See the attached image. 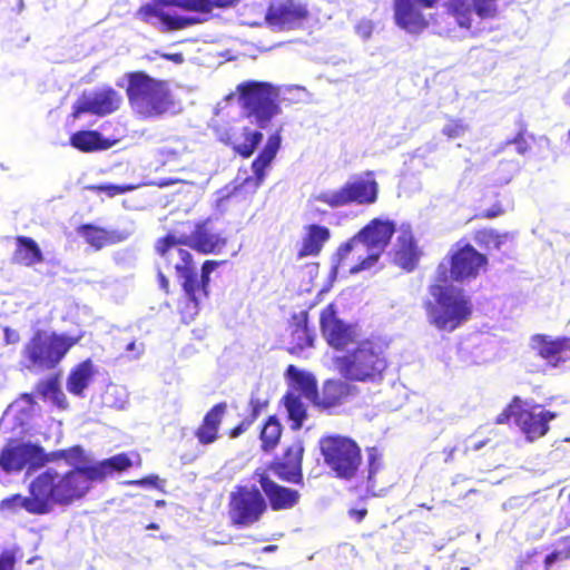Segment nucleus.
Here are the masks:
<instances>
[{
  "label": "nucleus",
  "instance_id": "obj_1",
  "mask_svg": "<svg viewBox=\"0 0 570 570\" xmlns=\"http://www.w3.org/2000/svg\"><path fill=\"white\" fill-rule=\"evenodd\" d=\"M127 453H118L94 464L77 466L63 473L49 468L35 476L28 485L29 495L12 494L1 501V508L11 512L21 509L33 515L48 514L55 505L67 507L81 500L94 482H102L115 472L131 468Z\"/></svg>",
  "mask_w": 570,
  "mask_h": 570
},
{
  "label": "nucleus",
  "instance_id": "obj_2",
  "mask_svg": "<svg viewBox=\"0 0 570 570\" xmlns=\"http://www.w3.org/2000/svg\"><path fill=\"white\" fill-rule=\"evenodd\" d=\"M226 245V238L210 232L207 222L197 223L189 235L177 237L167 234L157 240L156 252L168 263L171 262V250L176 249L178 262L174 264V268L186 298L185 307L180 311L184 320L194 318L197 315L202 298H207L209 295L210 275L223 262L205 261L198 276L191 254L180 246H187L199 254L208 255L220 253Z\"/></svg>",
  "mask_w": 570,
  "mask_h": 570
},
{
  "label": "nucleus",
  "instance_id": "obj_3",
  "mask_svg": "<svg viewBox=\"0 0 570 570\" xmlns=\"http://www.w3.org/2000/svg\"><path fill=\"white\" fill-rule=\"evenodd\" d=\"M396 232V224L390 219L373 218L336 250V266L345 267L350 255L354 264L351 273H358L374 266L385 252Z\"/></svg>",
  "mask_w": 570,
  "mask_h": 570
},
{
  "label": "nucleus",
  "instance_id": "obj_4",
  "mask_svg": "<svg viewBox=\"0 0 570 570\" xmlns=\"http://www.w3.org/2000/svg\"><path fill=\"white\" fill-rule=\"evenodd\" d=\"M335 371L348 382L376 383L389 367L387 346L377 338L358 341L354 348L333 358Z\"/></svg>",
  "mask_w": 570,
  "mask_h": 570
},
{
  "label": "nucleus",
  "instance_id": "obj_5",
  "mask_svg": "<svg viewBox=\"0 0 570 570\" xmlns=\"http://www.w3.org/2000/svg\"><path fill=\"white\" fill-rule=\"evenodd\" d=\"M429 293L433 299L424 301L423 307L428 322L439 331L453 332L471 318L473 306L462 288L435 281Z\"/></svg>",
  "mask_w": 570,
  "mask_h": 570
},
{
  "label": "nucleus",
  "instance_id": "obj_6",
  "mask_svg": "<svg viewBox=\"0 0 570 570\" xmlns=\"http://www.w3.org/2000/svg\"><path fill=\"white\" fill-rule=\"evenodd\" d=\"M127 81L129 105L144 117H159L173 108L174 99L167 81L155 79L144 71L129 72Z\"/></svg>",
  "mask_w": 570,
  "mask_h": 570
},
{
  "label": "nucleus",
  "instance_id": "obj_7",
  "mask_svg": "<svg viewBox=\"0 0 570 570\" xmlns=\"http://www.w3.org/2000/svg\"><path fill=\"white\" fill-rule=\"evenodd\" d=\"M286 375L297 385L302 395L320 411L333 413L337 407L345 404L353 394V386L348 381L338 379L325 380L321 390H318L315 376L299 371L293 364L287 366Z\"/></svg>",
  "mask_w": 570,
  "mask_h": 570
},
{
  "label": "nucleus",
  "instance_id": "obj_8",
  "mask_svg": "<svg viewBox=\"0 0 570 570\" xmlns=\"http://www.w3.org/2000/svg\"><path fill=\"white\" fill-rule=\"evenodd\" d=\"M238 104L246 118H253L255 125L265 129L272 119L282 112L279 90L265 81L247 80L237 85Z\"/></svg>",
  "mask_w": 570,
  "mask_h": 570
},
{
  "label": "nucleus",
  "instance_id": "obj_9",
  "mask_svg": "<svg viewBox=\"0 0 570 570\" xmlns=\"http://www.w3.org/2000/svg\"><path fill=\"white\" fill-rule=\"evenodd\" d=\"M80 338L81 336L38 330L24 345L22 355L30 367L41 371L53 370Z\"/></svg>",
  "mask_w": 570,
  "mask_h": 570
},
{
  "label": "nucleus",
  "instance_id": "obj_10",
  "mask_svg": "<svg viewBox=\"0 0 570 570\" xmlns=\"http://www.w3.org/2000/svg\"><path fill=\"white\" fill-rule=\"evenodd\" d=\"M320 452L325 465L338 479L352 480L363 463L361 446L345 435L328 434L318 441Z\"/></svg>",
  "mask_w": 570,
  "mask_h": 570
},
{
  "label": "nucleus",
  "instance_id": "obj_11",
  "mask_svg": "<svg viewBox=\"0 0 570 570\" xmlns=\"http://www.w3.org/2000/svg\"><path fill=\"white\" fill-rule=\"evenodd\" d=\"M448 257L449 268L444 264L438 266L435 281L439 283L448 284L450 279L459 283L475 279L489 264L488 256L469 243H456Z\"/></svg>",
  "mask_w": 570,
  "mask_h": 570
},
{
  "label": "nucleus",
  "instance_id": "obj_12",
  "mask_svg": "<svg viewBox=\"0 0 570 570\" xmlns=\"http://www.w3.org/2000/svg\"><path fill=\"white\" fill-rule=\"evenodd\" d=\"M267 512V502L261 488L236 485L228 495L227 514L233 527L250 528L261 522Z\"/></svg>",
  "mask_w": 570,
  "mask_h": 570
},
{
  "label": "nucleus",
  "instance_id": "obj_13",
  "mask_svg": "<svg viewBox=\"0 0 570 570\" xmlns=\"http://www.w3.org/2000/svg\"><path fill=\"white\" fill-rule=\"evenodd\" d=\"M198 0H153V3L141 4L135 16L140 21L156 26L154 19L159 21L157 28L161 32H173L184 30L202 22L196 17H185L178 14H169L160 9V7H177L185 11L194 12L197 9Z\"/></svg>",
  "mask_w": 570,
  "mask_h": 570
},
{
  "label": "nucleus",
  "instance_id": "obj_14",
  "mask_svg": "<svg viewBox=\"0 0 570 570\" xmlns=\"http://www.w3.org/2000/svg\"><path fill=\"white\" fill-rule=\"evenodd\" d=\"M379 197V184L374 178L354 177L335 190H325L313 197L330 208L345 207L351 204L372 205Z\"/></svg>",
  "mask_w": 570,
  "mask_h": 570
},
{
  "label": "nucleus",
  "instance_id": "obj_15",
  "mask_svg": "<svg viewBox=\"0 0 570 570\" xmlns=\"http://www.w3.org/2000/svg\"><path fill=\"white\" fill-rule=\"evenodd\" d=\"M320 330L327 345L335 351H345L357 343V326L340 318L334 303L327 304L321 311Z\"/></svg>",
  "mask_w": 570,
  "mask_h": 570
},
{
  "label": "nucleus",
  "instance_id": "obj_16",
  "mask_svg": "<svg viewBox=\"0 0 570 570\" xmlns=\"http://www.w3.org/2000/svg\"><path fill=\"white\" fill-rule=\"evenodd\" d=\"M305 446L301 439H295L288 444L281 456L274 458L265 466L256 470H267L271 475L273 473L278 480L292 484H303V459Z\"/></svg>",
  "mask_w": 570,
  "mask_h": 570
},
{
  "label": "nucleus",
  "instance_id": "obj_17",
  "mask_svg": "<svg viewBox=\"0 0 570 570\" xmlns=\"http://www.w3.org/2000/svg\"><path fill=\"white\" fill-rule=\"evenodd\" d=\"M253 479L258 482L267 508L269 507L275 512L292 510L301 501L298 490L278 484L271 478L267 470H254Z\"/></svg>",
  "mask_w": 570,
  "mask_h": 570
},
{
  "label": "nucleus",
  "instance_id": "obj_18",
  "mask_svg": "<svg viewBox=\"0 0 570 570\" xmlns=\"http://www.w3.org/2000/svg\"><path fill=\"white\" fill-rule=\"evenodd\" d=\"M309 17L306 4L296 0H274L269 3L265 20L281 30L299 28Z\"/></svg>",
  "mask_w": 570,
  "mask_h": 570
},
{
  "label": "nucleus",
  "instance_id": "obj_19",
  "mask_svg": "<svg viewBox=\"0 0 570 570\" xmlns=\"http://www.w3.org/2000/svg\"><path fill=\"white\" fill-rule=\"evenodd\" d=\"M439 0H394V21L401 29L411 33H420L429 22L422 9L433 8Z\"/></svg>",
  "mask_w": 570,
  "mask_h": 570
},
{
  "label": "nucleus",
  "instance_id": "obj_20",
  "mask_svg": "<svg viewBox=\"0 0 570 570\" xmlns=\"http://www.w3.org/2000/svg\"><path fill=\"white\" fill-rule=\"evenodd\" d=\"M558 416L556 412L544 410L541 405L518 409L517 425L530 442L543 438L550 430L549 423Z\"/></svg>",
  "mask_w": 570,
  "mask_h": 570
},
{
  "label": "nucleus",
  "instance_id": "obj_21",
  "mask_svg": "<svg viewBox=\"0 0 570 570\" xmlns=\"http://www.w3.org/2000/svg\"><path fill=\"white\" fill-rule=\"evenodd\" d=\"M121 105L120 95L111 87L94 91L90 96H82L72 106V117L78 118L82 114L106 116L115 112Z\"/></svg>",
  "mask_w": 570,
  "mask_h": 570
},
{
  "label": "nucleus",
  "instance_id": "obj_22",
  "mask_svg": "<svg viewBox=\"0 0 570 570\" xmlns=\"http://www.w3.org/2000/svg\"><path fill=\"white\" fill-rule=\"evenodd\" d=\"M530 345L535 355L552 367H559L570 361V337L568 336L534 334L531 336Z\"/></svg>",
  "mask_w": 570,
  "mask_h": 570
},
{
  "label": "nucleus",
  "instance_id": "obj_23",
  "mask_svg": "<svg viewBox=\"0 0 570 570\" xmlns=\"http://www.w3.org/2000/svg\"><path fill=\"white\" fill-rule=\"evenodd\" d=\"M288 345L287 353L293 356H301L305 350L313 348L316 334L309 326L308 311H301L291 315L287 325Z\"/></svg>",
  "mask_w": 570,
  "mask_h": 570
},
{
  "label": "nucleus",
  "instance_id": "obj_24",
  "mask_svg": "<svg viewBox=\"0 0 570 570\" xmlns=\"http://www.w3.org/2000/svg\"><path fill=\"white\" fill-rule=\"evenodd\" d=\"M42 448L37 444L21 443L6 448L0 454V466L6 472L21 471L27 465L41 468Z\"/></svg>",
  "mask_w": 570,
  "mask_h": 570
},
{
  "label": "nucleus",
  "instance_id": "obj_25",
  "mask_svg": "<svg viewBox=\"0 0 570 570\" xmlns=\"http://www.w3.org/2000/svg\"><path fill=\"white\" fill-rule=\"evenodd\" d=\"M422 250L412 233L403 232L399 235L393 249V262L403 271L413 272L420 262Z\"/></svg>",
  "mask_w": 570,
  "mask_h": 570
},
{
  "label": "nucleus",
  "instance_id": "obj_26",
  "mask_svg": "<svg viewBox=\"0 0 570 570\" xmlns=\"http://www.w3.org/2000/svg\"><path fill=\"white\" fill-rule=\"evenodd\" d=\"M281 130H276L268 136L266 144L252 161L250 168L253 171V177L250 179L254 181L256 187L264 183L266 178V170L271 167L272 163L276 158L277 153L281 149Z\"/></svg>",
  "mask_w": 570,
  "mask_h": 570
},
{
  "label": "nucleus",
  "instance_id": "obj_27",
  "mask_svg": "<svg viewBox=\"0 0 570 570\" xmlns=\"http://www.w3.org/2000/svg\"><path fill=\"white\" fill-rule=\"evenodd\" d=\"M78 233L85 238L95 250L110 245H116L128 239L130 233L120 229H106L94 224H82Z\"/></svg>",
  "mask_w": 570,
  "mask_h": 570
},
{
  "label": "nucleus",
  "instance_id": "obj_28",
  "mask_svg": "<svg viewBox=\"0 0 570 570\" xmlns=\"http://www.w3.org/2000/svg\"><path fill=\"white\" fill-rule=\"evenodd\" d=\"M226 407V403L220 402L206 412L194 433L199 444L209 445L218 440Z\"/></svg>",
  "mask_w": 570,
  "mask_h": 570
},
{
  "label": "nucleus",
  "instance_id": "obj_29",
  "mask_svg": "<svg viewBox=\"0 0 570 570\" xmlns=\"http://www.w3.org/2000/svg\"><path fill=\"white\" fill-rule=\"evenodd\" d=\"M305 233L301 239L297 250V258L302 259L309 256H318L324 245L331 238V230L320 224H309L305 226Z\"/></svg>",
  "mask_w": 570,
  "mask_h": 570
},
{
  "label": "nucleus",
  "instance_id": "obj_30",
  "mask_svg": "<svg viewBox=\"0 0 570 570\" xmlns=\"http://www.w3.org/2000/svg\"><path fill=\"white\" fill-rule=\"evenodd\" d=\"M16 248L12 255V262L18 265L31 267L41 264L45 261L38 243L31 237L16 236Z\"/></svg>",
  "mask_w": 570,
  "mask_h": 570
},
{
  "label": "nucleus",
  "instance_id": "obj_31",
  "mask_svg": "<svg viewBox=\"0 0 570 570\" xmlns=\"http://www.w3.org/2000/svg\"><path fill=\"white\" fill-rule=\"evenodd\" d=\"M70 145L81 153H94L111 148L115 141L104 138L97 130H79L70 136Z\"/></svg>",
  "mask_w": 570,
  "mask_h": 570
},
{
  "label": "nucleus",
  "instance_id": "obj_32",
  "mask_svg": "<svg viewBox=\"0 0 570 570\" xmlns=\"http://www.w3.org/2000/svg\"><path fill=\"white\" fill-rule=\"evenodd\" d=\"M444 7L442 19L446 27L450 28L451 22L448 20L452 19L462 29L471 30L473 28L474 11L469 0H449Z\"/></svg>",
  "mask_w": 570,
  "mask_h": 570
},
{
  "label": "nucleus",
  "instance_id": "obj_33",
  "mask_svg": "<svg viewBox=\"0 0 570 570\" xmlns=\"http://www.w3.org/2000/svg\"><path fill=\"white\" fill-rule=\"evenodd\" d=\"M35 392L43 400H50L59 409L65 410L68 406L67 397L60 386L59 374L40 380L36 384Z\"/></svg>",
  "mask_w": 570,
  "mask_h": 570
},
{
  "label": "nucleus",
  "instance_id": "obj_34",
  "mask_svg": "<svg viewBox=\"0 0 570 570\" xmlns=\"http://www.w3.org/2000/svg\"><path fill=\"white\" fill-rule=\"evenodd\" d=\"M63 460L68 465L75 469L77 466H83L87 462V455L81 445H72L68 449L56 450L50 453L42 451V458L40 465L45 466L47 463L57 462Z\"/></svg>",
  "mask_w": 570,
  "mask_h": 570
},
{
  "label": "nucleus",
  "instance_id": "obj_35",
  "mask_svg": "<svg viewBox=\"0 0 570 570\" xmlns=\"http://www.w3.org/2000/svg\"><path fill=\"white\" fill-rule=\"evenodd\" d=\"M94 375V366L90 360H85L75 366L67 379V390L77 396L82 395Z\"/></svg>",
  "mask_w": 570,
  "mask_h": 570
},
{
  "label": "nucleus",
  "instance_id": "obj_36",
  "mask_svg": "<svg viewBox=\"0 0 570 570\" xmlns=\"http://www.w3.org/2000/svg\"><path fill=\"white\" fill-rule=\"evenodd\" d=\"M282 404L287 411V417L291 421V429L296 431L303 426L304 421L307 419V409L302 401L301 395L292 391H287L282 400Z\"/></svg>",
  "mask_w": 570,
  "mask_h": 570
},
{
  "label": "nucleus",
  "instance_id": "obj_37",
  "mask_svg": "<svg viewBox=\"0 0 570 570\" xmlns=\"http://www.w3.org/2000/svg\"><path fill=\"white\" fill-rule=\"evenodd\" d=\"M283 428L276 415H269L259 432L261 449L269 453L276 449L282 436Z\"/></svg>",
  "mask_w": 570,
  "mask_h": 570
},
{
  "label": "nucleus",
  "instance_id": "obj_38",
  "mask_svg": "<svg viewBox=\"0 0 570 570\" xmlns=\"http://www.w3.org/2000/svg\"><path fill=\"white\" fill-rule=\"evenodd\" d=\"M508 238L509 233H499L494 228H480L473 232L475 244L487 252L500 250Z\"/></svg>",
  "mask_w": 570,
  "mask_h": 570
},
{
  "label": "nucleus",
  "instance_id": "obj_39",
  "mask_svg": "<svg viewBox=\"0 0 570 570\" xmlns=\"http://www.w3.org/2000/svg\"><path fill=\"white\" fill-rule=\"evenodd\" d=\"M242 136L244 138L243 142L233 144L232 149L243 159H248L262 142L263 134L259 130L252 129L250 127H244L242 129Z\"/></svg>",
  "mask_w": 570,
  "mask_h": 570
},
{
  "label": "nucleus",
  "instance_id": "obj_40",
  "mask_svg": "<svg viewBox=\"0 0 570 570\" xmlns=\"http://www.w3.org/2000/svg\"><path fill=\"white\" fill-rule=\"evenodd\" d=\"M186 153V147L180 149L163 148L159 150L160 161L163 166L174 165L169 170L184 171L187 166L183 163V156Z\"/></svg>",
  "mask_w": 570,
  "mask_h": 570
},
{
  "label": "nucleus",
  "instance_id": "obj_41",
  "mask_svg": "<svg viewBox=\"0 0 570 570\" xmlns=\"http://www.w3.org/2000/svg\"><path fill=\"white\" fill-rule=\"evenodd\" d=\"M474 13L481 19H492L497 16V0H471Z\"/></svg>",
  "mask_w": 570,
  "mask_h": 570
},
{
  "label": "nucleus",
  "instance_id": "obj_42",
  "mask_svg": "<svg viewBox=\"0 0 570 570\" xmlns=\"http://www.w3.org/2000/svg\"><path fill=\"white\" fill-rule=\"evenodd\" d=\"M90 190L96 194H105L107 197L112 198L118 195L131 191L135 189L132 185H114V184H101L89 187Z\"/></svg>",
  "mask_w": 570,
  "mask_h": 570
},
{
  "label": "nucleus",
  "instance_id": "obj_43",
  "mask_svg": "<svg viewBox=\"0 0 570 570\" xmlns=\"http://www.w3.org/2000/svg\"><path fill=\"white\" fill-rule=\"evenodd\" d=\"M533 141L534 136L528 132L525 125H522L510 144L515 145L518 154L524 155L531 149V142Z\"/></svg>",
  "mask_w": 570,
  "mask_h": 570
},
{
  "label": "nucleus",
  "instance_id": "obj_44",
  "mask_svg": "<svg viewBox=\"0 0 570 570\" xmlns=\"http://www.w3.org/2000/svg\"><path fill=\"white\" fill-rule=\"evenodd\" d=\"M522 401L519 396H514L512 401L502 410V412L494 419L495 424H507L511 420L514 419V423L517 424V413L518 409H521Z\"/></svg>",
  "mask_w": 570,
  "mask_h": 570
},
{
  "label": "nucleus",
  "instance_id": "obj_45",
  "mask_svg": "<svg viewBox=\"0 0 570 570\" xmlns=\"http://www.w3.org/2000/svg\"><path fill=\"white\" fill-rule=\"evenodd\" d=\"M468 130V125L461 119L451 118L442 128V135L448 139L462 137Z\"/></svg>",
  "mask_w": 570,
  "mask_h": 570
},
{
  "label": "nucleus",
  "instance_id": "obj_46",
  "mask_svg": "<svg viewBox=\"0 0 570 570\" xmlns=\"http://www.w3.org/2000/svg\"><path fill=\"white\" fill-rule=\"evenodd\" d=\"M239 0H198L194 12L210 13L214 8H227L235 6Z\"/></svg>",
  "mask_w": 570,
  "mask_h": 570
},
{
  "label": "nucleus",
  "instance_id": "obj_47",
  "mask_svg": "<svg viewBox=\"0 0 570 570\" xmlns=\"http://www.w3.org/2000/svg\"><path fill=\"white\" fill-rule=\"evenodd\" d=\"M18 548L4 549L0 553V570H16Z\"/></svg>",
  "mask_w": 570,
  "mask_h": 570
},
{
  "label": "nucleus",
  "instance_id": "obj_48",
  "mask_svg": "<svg viewBox=\"0 0 570 570\" xmlns=\"http://www.w3.org/2000/svg\"><path fill=\"white\" fill-rule=\"evenodd\" d=\"M268 401L261 400L258 397H250L248 402V411L249 414L246 416L247 420H250L254 423L261 413L267 407Z\"/></svg>",
  "mask_w": 570,
  "mask_h": 570
},
{
  "label": "nucleus",
  "instance_id": "obj_49",
  "mask_svg": "<svg viewBox=\"0 0 570 570\" xmlns=\"http://www.w3.org/2000/svg\"><path fill=\"white\" fill-rule=\"evenodd\" d=\"M367 479L371 481L381 468L380 455L376 448H371L367 450Z\"/></svg>",
  "mask_w": 570,
  "mask_h": 570
},
{
  "label": "nucleus",
  "instance_id": "obj_50",
  "mask_svg": "<svg viewBox=\"0 0 570 570\" xmlns=\"http://www.w3.org/2000/svg\"><path fill=\"white\" fill-rule=\"evenodd\" d=\"M505 213V209L503 205L498 202L494 205H492L490 208L484 209L478 214H475L474 218L479 219H493L497 218Z\"/></svg>",
  "mask_w": 570,
  "mask_h": 570
},
{
  "label": "nucleus",
  "instance_id": "obj_51",
  "mask_svg": "<svg viewBox=\"0 0 570 570\" xmlns=\"http://www.w3.org/2000/svg\"><path fill=\"white\" fill-rule=\"evenodd\" d=\"M252 425H253V423L250 422V420H247L245 417L236 426H234L233 429H230L228 431V435L230 439H236L240 434H243L245 431H247Z\"/></svg>",
  "mask_w": 570,
  "mask_h": 570
},
{
  "label": "nucleus",
  "instance_id": "obj_52",
  "mask_svg": "<svg viewBox=\"0 0 570 570\" xmlns=\"http://www.w3.org/2000/svg\"><path fill=\"white\" fill-rule=\"evenodd\" d=\"M3 341L4 344L11 345L17 344L20 341V335L16 330H12L9 326L3 327Z\"/></svg>",
  "mask_w": 570,
  "mask_h": 570
},
{
  "label": "nucleus",
  "instance_id": "obj_53",
  "mask_svg": "<svg viewBox=\"0 0 570 570\" xmlns=\"http://www.w3.org/2000/svg\"><path fill=\"white\" fill-rule=\"evenodd\" d=\"M348 517L355 520L357 523L362 522L367 515V509L365 507L362 508H352L348 510Z\"/></svg>",
  "mask_w": 570,
  "mask_h": 570
},
{
  "label": "nucleus",
  "instance_id": "obj_54",
  "mask_svg": "<svg viewBox=\"0 0 570 570\" xmlns=\"http://www.w3.org/2000/svg\"><path fill=\"white\" fill-rule=\"evenodd\" d=\"M157 282L161 291H164L166 294L170 293L169 279L163 272H158Z\"/></svg>",
  "mask_w": 570,
  "mask_h": 570
},
{
  "label": "nucleus",
  "instance_id": "obj_55",
  "mask_svg": "<svg viewBox=\"0 0 570 570\" xmlns=\"http://www.w3.org/2000/svg\"><path fill=\"white\" fill-rule=\"evenodd\" d=\"M158 479H159L158 475H151V476L140 479V480L129 481L128 483L134 484V485H145V484L156 485L158 482Z\"/></svg>",
  "mask_w": 570,
  "mask_h": 570
},
{
  "label": "nucleus",
  "instance_id": "obj_56",
  "mask_svg": "<svg viewBox=\"0 0 570 570\" xmlns=\"http://www.w3.org/2000/svg\"><path fill=\"white\" fill-rule=\"evenodd\" d=\"M456 446H445L443 450H442V453L444 455V462L445 463H451L453 462L454 460V454L456 452Z\"/></svg>",
  "mask_w": 570,
  "mask_h": 570
},
{
  "label": "nucleus",
  "instance_id": "obj_57",
  "mask_svg": "<svg viewBox=\"0 0 570 570\" xmlns=\"http://www.w3.org/2000/svg\"><path fill=\"white\" fill-rule=\"evenodd\" d=\"M142 344H137V342L135 340H132L131 342H129L127 345H126V351L128 352H135V355L138 356L141 354L142 352Z\"/></svg>",
  "mask_w": 570,
  "mask_h": 570
},
{
  "label": "nucleus",
  "instance_id": "obj_58",
  "mask_svg": "<svg viewBox=\"0 0 570 570\" xmlns=\"http://www.w3.org/2000/svg\"><path fill=\"white\" fill-rule=\"evenodd\" d=\"M164 59L173 61L175 63H181L184 61V57L180 52L176 53H164L161 56Z\"/></svg>",
  "mask_w": 570,
  "mask_h": 570
},
{
  "label": "nucleus",
  "instance_id": "obj_59",
  "mask_svg": "<svg viewBox=\"0 0 570 570\" xmlns=\"http://www.w3.org/2000/svg\"><path fill=\"white\" fill-rule=\"evenodd\" d=\"M179 181H180V179H177V178H163V179L157 180L154 185L163 188V187H167V186L177 184Z\"/></svg>",
  "mask_w": 570,
  "mask_h": 570
},
{
  "label": "nucleus",
  "instance_id": "obj_60",
  "mask_svg": "<svg viewBox=\"0 0 570 570\" xmlns=\"http://www.w3.org/2000/svg\"><path fill=\"white\" fill-rule=\"evenodd\" d=\"M558 558H559V552L549 553L544 559L546 567L549 568Z\"/></svg>",
  "mask_w": 570,
  "mask_h": 570
},
{
  "label": "nucleus",
  "instance_id": "obj_61",
  "mask_svg": "<svg viewBox=\"0 0 570 570\" xmlns=\"http://www.w3.org/2000/svg\"><path fill=\"white\" fill-rule=\"evenodd\" d=\"M22 399L29 403V404H33L35 403V400H33V394L31 393H24L22 394Z\"/></svg>",
  "mask_w": 570,
  "mask_h": 570
},
{
  "label": "nucleus",
  "instance_id": "obj_62",
  "mask_svg": "<svg viewBox=\"0 0 570 570\" xmlns=\"http://www.w3.org/2000/svg\"><path fill=\"white\" fill-rule=\"evenodd\" d=\"M487 442H488V441H481V442L475 443V444L472 446V450H473V451L480 450L482 446H484V445H485V443H487Z\"/></svg>",
  "mask_w": 570,
  "mask_h": 570
},
{
  "label": "nucleus",
  "instance_id": "obj_63",
  "mask_svg": "<svg viewBox=\"0 0 570 570\" xmlns=\"http://www.w3.org/2000/svg\"><path fill=\"white\" fill-rule=\"evenodd\" d=\"M276 549H277V546H275V544H271V546L265 547V548L263 549V551H265V552H273V551H275Z\"/></svg>",
  "mask_w": 570,
  "mask_h": 570
},
{
  "label": "nucleus",
  "instance_id": "obj_64",
  "mask_svg": "<svg viewBox=\"0 0 570 570\" xmlns=\"http://www.w3.org/2000/svg\"><path fill=\"white\" fill-rule=\"evenodd\" d=\"M146 529H147V530H158V529H159V527H158V524H157V523L151 522V523H148V524L146 525Z\"/></svg>",
  "mask_w": 570,
  "mask_h": 570
}]
</instances>
